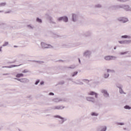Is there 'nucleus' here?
<instances>
[{
	"instance_id": "nucleus-1",
	"label": "nucleus",
	"mask_w": 131,
	"mask_h": 131,
	"mask_svg": "<svg viewBox=\"0 0 131 131\" xmlns=\"http://www.w3.org/2000/svg\"><path fill=\"white\" fill-rule=\"evenodd\" d=\"M92 54H93V52H92L91 50H86L83 53V56L85 58H88V59H90L91 57H92Z\"/></svg>"
},
{
	"instance_id": "nucleus-2",
	"label": "nucleus",
	"mask_w": 131,
	"mask_h": 131,
	"mask_svg": "<svg viewBox=\"0 0 131 131\" xmlns=\"http://www.w3.org/2000/svg\"><path fill=\"white\" fill-rule=\"evenodd\" d=\"M41 46L42 49H52L53 47L50 44H47L45 42H41Z\"/></svg>"
},
{
	"instance_id": "nucleus-3",
	"label": "nucleus",
	"mask_w": 131,
	"mask_h": 131,
	"mask_svg": "<svg viewBox=\"0 0 131 131\" xmlns=\"http://www.w3.org/2000/svg\"><path fill=\"white\" fill-rule=\"evenodd\" d=\"M120 7L121 8V9H123V10L126 11L127 12L129 11V10L130 9V7L129 6V5L125 4L120 5Z\"/></svg>"
},
{
	"instance_id": "nucleus-4",
	"label": "nucleus",
	"mask_w": 131,
	"mask_h": 131,
	"mask_svg": "<svg viewBox=\"0 0 131 131\" xmlns=\"http://www.w3.org/2000/svg\"><path fill=\"white\" fill-rule=\"evenodd\" d=\"M54 117L55 118H59V119H61V120L59 121V123L60 124H63V123H64V122H65V121H67V118H63L59 115L54 116Z\"/></svg>"
},
{
	"instance_id": "nucleus-5",
	"label": "nucleus",
	"mask_w": 131,
	"mask_h": 131,
	"mask_svg": "<svg viewBox=\"0 0 131 131\" xmlns=\"http://www.w3.org/2000/svg\"><path fill=\"white\" fill-rule=\"evenodd\" d=\"M46 17L47 18V19H48V20H49L50 23H51V24H56V21H55V20H54V18H53V17L51 16H50V15L47 14L46 15Z\"/></svg>"
},
{
	"instance_id": "nucleus-6",
	"label": "nucleus",
	"mask_w": 131,
	"mask_h": 131,
	"mask_svg": "<svg viewBox=\"0 0 131 131\" xmlns=\"http://www.w3.org/2000/svg\"><path fill=\"white\" fill-rule=\"evenodd\" d=\"M64 108H65V106L63 105H55L51 107L52 110H62Z\"/></svg>"
},
{
	"instance_id": "nucleus-7",
	"label": "nucleus",
	"mask_w": 131,
	"mask_h": 131,
	"mask_svg": "<svg viewBox=\"0 0 131 131\" xmlns=\"http://www.w3.org/2000/svg\"><path fill=\"white\" fill-rule=\"evenodd\" d=\"M72 20L73 22H76L78 20V14L76 13H73L72 14Z\"/></svg>"
},
{
	"instance_id": "nucleus-8",
	"label": "nucleus",
	"mask_w": 131,
	"mask_h": 131,
	"mask_svg": "<svg viewBox=\"0 0 131 131\" xmlns=\"http://www.w3.org/2000/svg\"><path fill=\"white\" fill-rule=\"evenodd\" d=\"M86 100L88 102H91V103H95L96 99L94 97L92 96H87L86 97Z\"/></svg>"
},
{
	"instance_id": "nucleus-9",
	"label": "nucleus",
	"mask_w": 131,
	"mask_h": 131,
	"mask_svg": "<svg viewBox=\"0 0 131 131\" xmlns=\"http://www.w3.org/2000/svg\"><path fill=\"white\" fill-rule=\"evenodd\" d=\"M118 20V21H120V22H122L123 23H126V22H128V18L124 17H119Z\"/></svg>"
},
{
	"instance_id": "nucleus-10",
	"label": "nucleus",
	"mask_w": 131,
	"mask_h": 131,
	"mask_svg": "<svg viewBox=\"0 0 131 131\" xmlns=\"http://www.w3.org/2000/svg\"><path fill=\"white\" fill-rule=\"evenodd\" d=\"M88 94L89 96H95V98L96 99H98V96H99V94L97 93L94 91H90Z\"/></svg>"
},
{
	"instance_id": "nucleus-11",
	"label": "nucleus",
	"mask_w": 131,
	"mask_h": 131,
	"mask_svg": "<svg viewBox=\"0 0 131 131\" xmlns=\"http://www.w3.org/2000/svg\"><path fill=\"white\" fill-rule=\"evenodd\" d=\"M58 21H63V22H68V17L67 16H62L57 19Z\"/></svg>"
},
{
	"instance_id": "nucleus-12",
	"label": "nucleus",
	"mask_w": 131,
	"mask_h": 131,
	"mask_svg": "<svg viewBox=\"0 0 131 131\" xmlns=\"http://www.w3.org/2000/svg\"><path fill=\"white\" fill-rule=\"evenodd\" d=\"M101 92L102 94H103L104 97H105V98L109 97V93H108V92L107 91V90L102 89L101 90Z\"/></svg>"
},
{
	"instance_id": "nucleus-13",
	"label": "nucleus",
	"mask_w": 131,
	"mask_h": 131,
	"mask_svg": "<svg viewBox=\"0 0 131 131\" xmlns=\"http://www.w3.org/2000/svg\"><path fill=\"white\" fill-rule=\"evenodd\" d=\"M120 7V5H113V6H111L109 9H110V10H118V9H121V8Z\"/></svg>"
},
{
	"instance_id": "nucleus-14",
	"label": "nucleus",
	"mask_w": 131,
	"mask_h": 131,
	"mask_svg": "<svg viewBox=\"0 0 131 131\" xmlns=\"http://www.w3.org/2000/svg\"><path fill=\"white\" fill-rule=\"evenodd\" d=\"M53 102H54V103H59L60 102H62V101H63V100H62V99L61 98H54L52 100Z\"/></svg>"
},
{
	"instance_id": "nucleus-15",
	"label": "nucleus",
	"mask_w": 131,
	"mask_h": 131,
	"mask_svg": "<svg viewBox=\"0 0 131 131\" xmlns=\"http://www.w3.org/2000/svg\"><path fill=\"white\" fill-rule=\"evenodd\" d=\"M18 66H21V64L17 65H11L9 66L2 67L3 68H14V67H18Z\"/></svg>"
},
{
	"instance_id": "nucleus-16",
	"label": "nucleus",
	"mask_w": 131,
	"mask_h": 131,
	"mask_svg": "<svg viewBox=\"0 0 131 131\" xmlns=\"http://www.w3.org/2000/svg\"><path fill=\"white\" fill-rule=\"evenodd\" d=\"M20 82L22 83H28L29 80L28 78H21Z\"/></svg>"
},
{
	"instance_id": "nucleus-17",
	"label": "nucleus",
	"mask_w": 131,
	"mask_h": 131,
	"mask_svg": "<svg viewBox=\"0 0 131 131\" xmlns=\"http://www.w3.org/2000/svg\"><path fill=\"white\" fill-rule=\"evenodd\" d=\"M107 130V126H102L99 128L98 131H106Z\"/></svg>"
},
{
	"instance_id": "nucleus-18",
	"label": "nucleus",
	"mask_w": 131,
	"mask_h": 131,
	"mask_svg": "<svg viewBox=\"0 0 131 131\" xmlns=\"http://www.w3.org/2000/svg\"><path fill=\"white\" fill-rule=\"evenodd\" d=\"M110 75L109 74V73L106 72L104 73V74H103V78L107 79V78H108V77H109Z\"/></svg>"
},
{
	"instance_id": "nucleus-19",
	"label": "nucleus",
	"mask_w": 131,
	"mask_h": 131,
	"mask_svg": "<svg viewBox=\"0 0 131 131\" xmlns=\"http://www.w3.org/2000/svg\"><path fill=\"white\" fill-rule=\"evenodd\" d=\"M122 38H127V39H130L131 36L130 35H124L121 36Z\"/></svg>"
},
{
	"instance_id": "nucleus-20",
	"label": "nucleus",
	"mask_w": 131,
	"mask_h": 131,
	"mask_svg": "<svg viewBox=\"0 0 131 131\" xmlns=\"http://www.w3.org/2000/svg\"><path fill=\"white\" fill-rule=\"evenodd\" d=\"M91 116H95L96 117H97V116H99V114L96 112H92L91 113Z\"/></svg>"
},
{
	"instance_id": "nucleus-21",
	"label": "nucleus",
	"mask_w": 131,
	"mask_h": 131,
	"mask_svg": "<svg viewBox=\"0 0 131 131\" xmlns=\"http://www.w3.org/2000/svg\"><path fill=\"white\" fill-rule=\"evenodd\" d=\"M77 82H75L76 84H79L80 85H83V82L80 81V80H77Z\"/></svg>"
},
{
	"instance_id": "nucleus-22",
	"label": "nucleus",
	"mask_w": 131,
	"mask_h": 131,
	"mask_svg": "<svg viewBox=\"0 0 131 131\" xmlns=\"http://www.w3.org/2000/svg\"><path fill=\"white\" fill-rule=\"evenodd\" d=\"M104 59L106 61H110L111 60V56H106L104 57Z\"/></svg>"
},
{
	"instance_id": "nucleus-23",
	"label": "nucleus",
	"mask_w": 131,
	"mask_h": 131,
	"mask_svg": "<svg viewBox=\"0 0 131 131\" xmlns=\"http://www.w3.org/2000/svg\"><path fill=\"white\" fill-rule=\"evenodd\" d=\"M126 54H129V51H126L124 52H120L119 55H126Z\"/></svg>"
},
{
	"instance_id": "nucleus-24",
	"label": "nucleus",
	"mask_w": 131,
	"mask_h": 131,
	"mask_svg": "<svg viewBox=\"0 0 131 131\" xmlns=\"http://www.w3.org/2000/svg\"><path fill=\"white\" fill-rule=\"evenodd\" d=\"M23 76H24V75L23 74H17L16 75V77H17V78H19L20 77H23Z\"/></svg>"
},
{
	"instance_id": "nucleus-25",
	"label": "nucleus",
	"mask_w": 131,
	"mask_h": 131,
	"mask_svg": "<svg viewBox=\"0 0 131 131\" xmlns=\"http://www.w3.org/2000/svg\"><path fill=\"white\" fill-rule=\"evenodd\" d=\"M27 27L29 29H34V26H32L31 25H28Z\"/></svg>"
},
{
	"instance_id": "nucleus-26",
	"label": "nucleus",
	"mask_w": 131,
	"mask_h": 131,
	"mask_svg": "<svg viewBox=\"0 0 131 131\" xmlns=\"http://www.w3.org/2000/svg\"><path fill=\"white\" fill-rule=\"evenodd\" d=\"M78 72H75L73 73H72L71 75L72 77H74V76H76V75H77Z\"/></svg>"
},
{
	"instance_id": "nucleus-27",
	"label": "nucleus",
	"mask_w": 131,
	"mask_h": 131,
	"mask_svg": "<svg viewBox=\"0 0 131 131\" xmlns=\"http://www.w3.org/2000/svg\"><path fill=\"white\" fill-rule=\"evenodd\" d=\"M131 40H124V45H128L130 43Z\"/></svg>"
},
{
	"instance_id": "nucleus-28",
	"label": "nucleus",
	"mask_w": 131,
	"mask_h": 131,
	"mask_svg": "<svg viewBox=\"0 0 131 131\" xmlns=\"http://www.w3.org/2000/svg\"><path fill=\"white\" fill-rule=\"evenodd\" d=\"M118 88L119 89V92L120 94H123V90L122 89H121V86H118Z\"/></svg>"
},
{
	"instance_id": "nucleus-29",
	"label": "nucleus",
	"mask_w": 131,
	"mask_h": 131,
	"mask_svg": "<svg viewBox=\"0 0 131 131\" xmlns=\"http://www.w3.org/2000/svg\"><path fill=\"white\" fill-rule=\"evenodd\" d=\"M124 109H126L127 110H130L131 107L128 105H125L124 106Z\"/></svg>"
},
{
	"instance_id": "nucleus-30",
	"label": "nucleus",
	"mask_w": 131,
	"mask_h": 131,
	"mask_svg": "<svg viewBox=\"0 0 131 131\" xmlns=\"http://www.w3.org/2000/svg\"><path fill=\"white\" fill-rule=\"evenodd\" d=\"M82 81H83L84 82H86V83H89L90 82V80H89L86 79H83L82 80Z\"/></svg>"
},
{
	"instance_id": "nucleus-31",
	"label": "nucleus",
	"mask_w": 131,
	"mask_h": 131,
	"mask_svg": "<svg viewBox=\"0 0 131 131\" xmlns=\"http://www.w3.org/2000/svg\"><path fill=\"white\" fill-rule=\"evenodd\" d=\"M7 5V3H0V7H5Z\"/></svg>"
},
{
	"instance_id": "nucleus-32",
	"label": "nucleus",
	"mask_w": 131,
	"mask_h": 131,
	"mask_svg": "<svg viewBox=\"0 0 131 131\" xmlns=\"http://www.w3.org/2000/svg\"><path fill=\"white\" fill-rule=\"evenodd\" d=\"M7 46H9V42L5 41L3 45V47H7Z\"/></svg>"
},
{
	"instance_id": "nucleus-33",
	"label": "nucleus",
	"mask_w": 131,
	"mask_h": 131,
	"mask_svg": "<svg viewBox=\"0 0 131 131\" xmlns=\"http://www.w3.org/2000/svg\"><path fill=\"white\" fill-rule=\"evenodd\" d=\"M36 21L38 22V23H41L42 22V21L41 20V19L38 17L36 18Z\"/></svg>"
},
{
	"instance_id": "nucleus-34",
	"label": "nucleus",
	"mask_w": 131,
	"mask_h": 131,
	"mask_svg": "<svg viewBox=\"0 0 131 131\" xmlns=\"http://www.w3.org/2000/svg\"><path fill=\"white\" fill-rule=\"evenodd\" d=\"M117 57L114 56H111V60H116Z\"/></svg>"
},
{
	"instance_id": "nucleus-35",
	"label": "nucleus",
	"mask_w": 131,
	"mask_h": 131,
	"mask_svg": "<svg viewBox=\"0 0 131 131\" xmlns=\"http://www.w3.org/2000/svg\"><path fill=\"white\" fill-rule=\"evenodd\" d=\"M119 2H121V3H126V2H128L129 0H118Z\"/></svg>"
},
{
	"instance_id": "nucleus-36",
	"label": "nucleus",
	"mask_w": 131,
	"mask_h": 131,
	"mask_svg": "<svg viewBox=\"0 0 131 131\" xmlns=\"http://www.w3.org/2000/svg\"><path fill=\"white\" fill-rule=\"evenodd\" d=\"M106 72H107L108 73H110L111 72H114V70H110V69H107Z\"/></svg>"
},
{
	"instance_id": "nucleus-37",
	"label": "nucleus",
	"mask_w": 131,
	"mask_h": 131,
	"mask_svg": "<svg viewBox=\"0 0 131 131\" xmlns=\"http://www.w3.org/2000/svg\"><path fill=\"white\" fill-rule=\"evenodd\" d=\"M95 8H102V5H101L100 4H97L95 5Z\"/></svg>"
},
{
	"instance_id": "nucleus-38",
	"label": "nucleus",
	"mask_w": 131,
	"mask_h": 131,
	"mask_svg": "<svg viewBox=\"0 0 131 131\" xmlns=\"http://www.w3.org/2000/svg\"><path fill=\"white\" fill-rule=\"evenodd\" d=\"M118 42L120 45H124V40L118 41Z\"/></svg>"
},
{
	"instance_id": "nucleus-39",
	"label": "nucleus",
	"mask_w": 131,
	"mask_h": 131,
	"mask_svg": "<svg viewBox=\"0 0 131 131\" xmlns=\"http://www.w3.org/2000/svg\"><path fill=\"white\" fill-rule=\"evenodd\" d=\"M23 73H28V72H29V71L28 70H24L23 71Z\"/></svg>"
},
{
	"instance_id": "nucleus-40",
	"label": "nucleus",
	"mask_w": 131,
	"mask_h": 131,
	"mask_svg": "<svg viewBox=\"0 0 131 131\" xmlns=\"http://www.w3.org/2000/svg\"><path fill=\"white\" fill-rule=\"evenodd\" d=\"M38 83H39V80H37V81L35 82V84L36 85H37L38 84Z\"/></svg>"
},
{
	"instance_id": "nucleus-41",
	"label": "nucleus",
	"mask_w": 131,
	"mask_h": 131,
	"mask_svg": "<svg viewBox=\"0 0 131 131\" xmlns=\"http://www.w3.org/2000/svg\"><path fill=\"white\" fill-rule=\"evenodd\" d=\"M118 125H124V123H118Z\"/></svg>"
},
{
	"instance_id": "nucleus-42",
	"label": "nucleus",
	"mask_w": 131,
	"mask_h": 131,
	"mask_svg": "<svg viewBox=\"0 0 131 131\" xmlns=\"http://www.w3.org/2000/svg\"><path fill=\"white\" fill-rule=\"evenodd\" d=\"M85 36H90L91 35V33H87L85 34Z\"/></svg>"
},
{
	"instance_id": "nucleus-43",
	"label": "nucleus",
	"mask_w": 131,
	"mask_h": 131,
	"mask_svg": "<svg viewBox=\"0 0 131 131\" xmlns=\"http://www.w3.org/2000/svg\"><path fill=\"white\" fill-rule=\"evenodd\" d=\"M14 79H16V80H18V81H20V82H21V79L15 78Z\"/></svg>"
},
{
	"instance_id": "nucleus-44",
	"label": "nucleus",
	"mask_w": 131,
	"mask_h": 131,
	"mask_svg": "<svg viewBox=\"0 0 131 131\" xmlns=\"http://www.w3.org/2000/svg\"><path fill=\"white\" fill-rule=\"evenodd\" d=\"M54 93L52 92L49 93V96H54Z\"/></svg>"
},
{
	"instance_id": "nucleus-45",
	"label": "nucleus",
	"mask_w": 131,
	"mask_h": 131,
	"mask_svg": "<svg viewBox=\"0 0 131 131\" xmlns=\"http://www.w3.org/2000/svg\"><path fill=\"white\" fill-rule=\"evenodd\" d=\"M70 68H71V69H74V68H75V66H71L70 67Z\"/></svg>"
},
{
	"instance_id": "nucleus-46",
	"label": "nucleus",
	"mask_w": 131,
	"mask_h": 131,
	"mask_svg": "<svg viewBox=\"0 0 131 131\" xmlns=\"http://www.w3.org/2000/svg\"><path fill=\"white\" fill-rule=\"evenodd\" d=\"M59 84H64V81H62L59 83Z\"/></svg>"
},
{
	"instance_id": "nucleus-47",
	"label": "nucleus",
	"mask_w": 131,
	"mask_h": 131,
	"mask_svg": "<svg viewBox=\"0 0 131 131\" xmlns=\"http://www.w3.org/2000/svg\"><path fill=\"white\" fill-rule=\"evenodd\" d=\"M37 62L39 63V64H41V63H43V61H37Z\"/></svg>"
},
{
	"instance_id": "nucleus-48",
	"label": "nucleus",
	"mask_w": 131,
	"mask_h": 131,
	"mask_svg": "<svg viewBox=\"0 0 131 131\" xmlns=\"http://www.w3.org/2000/svg\"><path fill=\"white\" fill-rule=\"evenodd\" d=\"M3 49V47H0V52H3V50H2Z\"/></svg>"
},
{
	"instance_id": "nucleus-49",
	"label": "nucleus",
	"mask_w": 131,
	"mask_h": 131,
	"mask_svg": "<svg viewBox=\"0 0 131 131\" xmlns=\"http://www.w3.org/2000/svg\"><path fill=\"white\" fill-rule=\"evenodd\" d=\"M40 84H41V85H42V84H43V82H42V81L41 82H40Z\"/></svg>"
},
{
	"instance_id": "nucleus-50",
	"label": "nucleus",
	"mask_w": 131,
	"mask_h": 131,
	"mask_svg": "<svg viewBox=\"0 0 131 131\" xmlns=\"http://www.w3.org/2000/svg\"><path fill=\"white\" fill-rule=\"evenodd\" d=\"M3 75H9V74H4Z\"/></svg>"
},
{
	"instance_id": "nucleus-51",
	"label": "nucleus",
	"mask_w": 131,
	"mask_h": 131,
	"mask_svg": "<svg viewBox=\"0 0 131 131\" xmlns=\"http://www.w3.org/2000/svg\"><path fill=\"white\" fill-rule=\"evenodd\" d=\"M14 48H18V46H14Z\"/></svg>"
},
{
	"instance_id": "nucleus-52",
	"label": "nucleus",
	"mask_w": 131,
	"mask_h": 131,
	"mask_svg": "<svg viewBox=\"0 0 131 131\" xmlns=\"http://www.w3.org/2000/svg\"><path fill=\"white\" fill-rule=\"evenodd\" d=\"M114 50H116V47H114Z\"/></svg>"
},
{
	"instance_id": "nucleus-53",
	"label": "nucleus",
	"mask_w": 131,
	"mask_h": 131,
	"mask_svg": "<svg viewBox=\"0 0 131 131\" xmlns=\"http://www.w3.org/2000/svg\"><path fill=\"white\" fill-rule=\"evenodd\" d=\"M79 63H80V59H79Z\"/></svg>"
},
{
	"instance_id": "nucleus-54",
	"label": "nucleus",
	"mask_w": 131,
	"mask_h": 131,
	"mask_svg": "<svg viewBox=\"0 0 131 131\" xmlns=\"http://www.w3.org/2000/svg\"><path fill=\"white\" fill-rule=\"evenodd\" d=\"M129 11L131 12V7H130Z\"/></svg>"
},
{
	"instance_id": "nucleus-55",
	"label": "nucleus",
	"mask_w": 131,
	"mask_h": 131,
	"mask_svg": "<svg viewBox=\"0 0 131 131\" xmlns=\"http://www.w3.org/2000/svg\"><path fill=\"white\" fill-rule=\"evenodd\" d=\"M4 12V11H0V13H2V12Z\"/></svg>"
},
{
	"instance_id": "nucleus-56",
	"label": "nucleus",
	"mask_w": 131,
	"mask_h": 131,
	"mask_svg": "<svg viewBox=\"0 0 131 131\" xmlns=\"http://www.w3.org/2000/svg\"><path fill=\"white\" fill-rule=\"evenodd\" d=\"M11 63H15V61H12Z\"/></svg>"
},
{
	"instance_id": "nucleus-57",
	"label": "nucleus",
	"mask_w": 131,
	"mask_h": 131,
	"mask_svg": "<svg viewBox=\"0 0 131 131\" xmlns=\"http://www.w3.org/2000/svg\"><path fill=\"white\" fill-rule=\"evenodd\" d=\"M2 129V128H0V130Z\"/></svg>"
}]
</instances>
